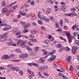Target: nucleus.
<instances>
[{"label":"nucleus","instance_id":"7c9ffc66","mask_svg":"<svg viewBox=\"0 0 79 79\" xmlns=\"http://www.w3.org/2000/svg\"><path fill=\"white\" fill-rule=\"evenodd\" d=\"M75 43L77 44L78 45H79V41L78 40H76Z\"/></svg>","mask_w":79,"mask_h":79},{"label":"nucleus","instance_id":"cd10ccee","mask_svg":"<svg viewBox=\"0 0 79 79\" xmlns=\"http://www.w3.org/2000/svg\"><path fill=\"white\" fill-rule=\"evenodd\" d=\"M71 13H70L69 14H64V15L65 16H70V17H72V16H71V15L70 14Z\"/></svg>","mask_w":79,"mask_h":79},{"label":"nucleus","instance_id":"a19ab883","mask_svg":"<svg viewBox=\"0 0 79 79\" xmlns=\"http://www.w3.org/2000/svg\"><path fill=\"white\" fill-rule=\"evenodd\" d=\"M27 72H28L30 74L33 73V72L31 71L30 70H27Z\"/></svg>","mask_w":79,"mask_h":79},{"label":"nucleus","instance_id":"5701e85b","mask_svg":"<svg viewBox=\"0 0 79 79\" xmlns=\"http://www.w3.org/2000/svg\"><path fill=\"white\" fill-rule=\"evenodd\" d=\"M56 52V51H55V50H54L52 51L51 52H49V55H52V54H54V53H55Z\"/></svg>","mask_w":79,"mask_h":79},{"label":"nucleus","instance_id":"680f3d73","mask_svg":"<svg viewBox=\"0 0 79 79\" xmlns=\"http://www.w3.org/2000/svg\"><path fill=\"white\" fill-rule=\"evenodd\" d=\"M44 62H45V60H42L41 61V63H42L43 64L44 63Z\"/></svg>","mask_w":79,"mask_h":79},{"label":"nucleus","instance_id":"423d86ee","mask_svg":"<svg viewBox=\"0 0 79 79\" xmlns=\"http://www.w3.org/2000/svg\"><path fill=\"white\" fill-rule=\"evenodd\" d=\"M55 59H56V56L52 55L50 58L48 59L47 60L50 61H50H52L54 60H55Z\"/></svg>","mask_w":79,"mask_h":79},{"label":"nucleus","instance_id":"37998d69","mask_svg":"<svg viewBox=\"0 0 79 79\" xmlns=\"http://www.w3.org/2000/svg\"><path fill=\"white\" fill-rule=\"evenodd\" d=\"M28 45H29V46H32V44H31V41H29L28 42Z\"/></svg>","mask_w":79,"mask_h":79},{"label":"nucleus","instance_id":"603ef678","mask_svg":"<svg viewBox=\"0 0 79 79\" xmlns=\"http://www.w3.org/2000/svg\"><path fill=\"white\" fill-rule=\"evenodd\" d=\"M63 49H64V48H63V47H62L59 50V51L60 52H61V51H62V50H63Z\"/></svg>","mask_w":79,"mask_h":79},{"label":"nucleus","instance_id":"4d7b16f0","mask_svg":"<svg viewBox=\"0 0 79 79\" xmlns=\"http://www.w3.org/2000/svg\"><path fill=\"white\" fill-rule=\"evenodd\" d=\"M30 38L31 39H33V38H34V36L33 35H31L30 36Z\"/></svg>","mask_w":79,"mask_h":79},{"label":"nucleus","instance_id":"9d476101","mask_svg":"<svg viewBox=\"0 0 79 79\" xmlns=\"http://www.w3.org/2000/svg\"><path fill=\"white\" fill-rule=\"evenodd\" d=\"M51 9L48 8L46 10V14H50L51 13Z\"/></svg>","mask_w":79,"mask_h":79},{"label":"nucleus","instance_id":"393cba45","mask_svg":"<svg viewBox=\"0 0 79 79\" xmlns=\"http://www.w3.org/2000/svg\"><path fill=\"white\" fill-rule=\"evenodd\" d=\"M73 35L75 36H77V37H79V34L78 33H75L73 34Z\"/></svg>","mask_w":79,"mask_h":79},{"label":"nucleus","instance_id":"4c0bfd02","mask_svg":"<svg viewBox=\"0 0 79 79\" xmlns=\"http://www.w3.org/2000/svg\"><path fill=\"white\" fill-rule=\"evenodd\" d=\"M39 64H37L35 63H32V65L33 66H38V65Z\"/></svg>","mask_w":79,"mask_h":79},{"label":"nucleus","instance_id":"b1692460","mask_svg":"<svg viewBox=\"0 0 79 79\" xmlns=\"http://www.w3.org/2000/svg\"><path fill=\"white\" fill-rule=\"evenodd\" d=\"M59 24L60 26H63V20H60L59 22Z\"/></svg>","mask_w":79,"mask_h":79},{"label":"nucleus","instance_id":"4be33fe9","mask_svg":"<svg viewBox=\"0 0 79 79\" xmlns=\"http://www.w3.org/2000/svg\"><path fill=\"white\" fill-rule=\"evenodd\" d=\"M15 52H17V53H21V51H20V50L18 49H16L15 50Z\"/></svg>","mask_w":79,"mask_h":79},{"label":"nucleus","instance_id":"2eb2a0df","mask_svg":"<svg viewBox=\"0 0 79 79\" xmlns=\"http://www.w3.org/2000/svg\"><path fill=\"white\" fill-rule=\"evenodd\" d=\"M70 14H71V16H77V14L74 12H72L70 13Z\"/></svg>","mask_w":79,"mask_h":79},{"label":"nucleus","instance_id":"13d9d810","mask_svg":"<svg viewBox=\"0 0 79 79\" xmlns=\"http://www.w3.org/2000/svg\"><path fill=\"white\" fill-rule=\"evenodd\" d=\"M71 11H73V12H74L76 11V9L75 8H73L71 10Z\"/></svg>","mask_w":79,"mask_h":79},{"label":"nucleus","instance_id":"e2e57ef3","mask_svg":"<svg viewBox=\"0 0 79 79\" xmlns=\"http://www.w3.org/2000/svg\"><path fill=\"white\" fill-rule=\"evenodd\" d=\"M13 5V3H11V4L9 5H8V6L9 7H11V6H12V5Z\"/></svg>","mask_w":79,"mask_h":79},{"label":"nucleus","instance_id":"c9c22d12","mask_svg":"<svg viewBox=\"0 0 79 79\" xmlns=\"http://www.w3.org/2000/svg\"><path fill=\"white\" fill-rule=\"evenodd\" d=\"M48 68V66L47 65H45L43 67V69H46Z\"/></svg>","mask_w":79,"mask_h":79},{"label":"nucleus","instance_id":"412c9836","mask_svg":"<svg viewBox=\"0 0 79 79\" xmlns=\"http://www.w3.org/2000/svg\"><path fill=\"white\" fill-rule=\"evenodd\" d=\"M44 42L46 44H49V40H46L44 41Z\"/></svg>","mask_w":79,"mask_h":79},{"label":"nucleus","instance_id":"bb28decb","mask_svg":"<svg viewBox=\"0 0 79 79\" xmlns=\"http://www.w3.org/2000/svg\"><path fill=\"white\" fill-rule=\"evenodd\" d=\"M16 8H17V6H15L14 7H12L11 9L12 10H15L16 9Z\"/></svg>","mask_w":79,"mask_h":79},{"label":"nucleus","instance_id":"bf43d9fd","mask_svg":"<svg viewBox=\"0 0 79 79\" xmlns=\"http://www.w3.org/2000/svg\"><path fill=\"white\" fill-rule=\"evenodd\" d=\"M48 39H51L52 38V35H49L48 36Z\"/></svg>","mask_w":79,"mask_h":79},{"label":"nucleus","instance_id":"72a5a7b5","mask_svg":"<svg viewBox=\"0 0 79 79\" xmlns=\"http://www.w3.org/2000/svg\"><path fill=\"white\" fill-rule=\"evenodd\" d=\"M38 22L40 24H42V21L40 20H38Z\"/></svg>","mask_w":79,"mask_h":79},{"label":"nucleus","instance_id":"a878e982","mask_svg":"<svg viewBox=\"0 0 79 79\" xmlns=\"http://www.w3.org/2000/svg\"><path fill=\"white\" fill-rule=\"evenodd\" d=\"M36 32H37V31H32L30 32V33H31V34H35Z\"/></svg>","mask_w":79,"mask_h":79},{"label":"nucleus","instance_id":"5fc2aeb1","mask_svg":"<svg viewBox=\"0 0 79 79\" xmlns=\"http://www.w3.org/2000/svg\"><path fill=\"white\" fill-rule=\"evenodd\" d=\"M28 66H31L32 65V63H29L27 64Z\"/></svg>","mask_w":79,"mask_h":79},{"label":"nucleus","instance_id":"473e14b6","mask_svg":"<svg viewBox=\"0 0 79 79\" xmlns=\"http://www.w3.org/2000/svg\"><path fill=\"white\" fill-rule=\"evenodd\" d=\"M61 44H59L56 45V47L57 48H60V47H61Z\"/></svg>","mask_w":79,"mask_h":79},{"label":"nucleus","instance_id":"c756f323","mask_svg":"<svg viewBox=\"0 0 79 79\" xmlns=\"http://www.w3.org/2000/svg\"><path fill=\"white\" fill-rule=\"evenodd\" d=\"M13 67V66L11 64H9L8 65L7 67H8V68H10V69H12V67Z\"/></svg>","mask_w":79,"mask_h":79},{"label":"nucleus","instance_id":"c03bdc74","mask_svg":"<svg viewBox=\"0 0 79 79\" xmlns=\"http://www.w3.org/2000/svg\"><path fill=\"white\" fill-rule=\"evenodd\" d=\"M12 42H8L7 43V45H8L9 46H10V45H12Z\"/></svg>","mask_w":79,"mask_h":79},{"label":"nucleus","instance_id":"58836bf2","mask_svg":"<svg viewBox=\"0 0 79 79\" xmlns=\"http://www.w3.org/2000/svg\"><path fill=\"white\" fill-rule=\"evenodd\" d=\"M69 70L70 71H72V70H73V67L72 65L70 66Z\"/></svg>","mask_w":79,"mask_h":79},{"label":"nucleus","instance_id":"a18cd8bd","mask_svg":"<svg viewBox=\"0 0 79 79\" xmlns=\"http://www.w3.org/2000/svg\"><path fill=\"white\" fill-rule=\"evenodd\" d=\"M48 53L47 52V51H44V52H43V55H45L46 54H48Z\"/></svg>","mask_w":79,"mask_h":79},{"label":"nucleus","instance_id":"39448f33","mask_svg":"<svg viewBox=\"0 0 79 79\" xmlns=\"http://www.w3.org/2000/svg\"><path fill=\"white\" fill-rule=\"evenodd\" d=\"M79 48V47H74L73 48H72V52L73 54H75L76 53V51H77V49Z\"/></svg>","mask_w":79,"mask_h":79},{"label":"nucleus","instance_id":"0eeeda50","mask_svg":"<svg viewBox=\"0 0 79 79\" xmlns=\"http://www.w3.org/2000/svg\"><path fill=\"white\" fill-rule=\"evenodd\" d=\"M71 56H69L67 57V58H66L65 60L67 63H68L69 64L71 63Z\"/></svg>","mask_w":79,"mask_h":79},{"label":"nucleus","instance_id":"f03ea898","mask_svg":"<svg viewBox=\"0 0 79 79\" xmlns=\"http://www.w3.org/2000/svg\"><path fill=\"white\" fill-rule=\"evenodd\" d=\"M65 34L67 36V38L68 39L69 43L71 44V42H72V36L70 35V33L67 31H65Z\"/></svg>","mask_w":79,"mask_h":79},{"label":"nucleus","instance_id":"de8ad7c7","mask_svg":"<svg viewBox=\"0 0 79 79\" xmlns=\"http://www.w3.org/2000/svg\"><path fill=\"white\" fill-rule=\"evenodd\" d=\"M10 26L9 25H7L6 26V27L7 28V30L9 29H10Z\"/></svg>","mask_w":79,"mask_h":79},{"label":"nucleus","instance_id":"f3484780","mask_svg":"<svg viewBox=\"0 0 79 79\" xmlns=\"http://www.w3.org/2000/svg\"><path fill=\"white\" fill-rule=\"evenodd\" d=\"M38 74L39 77H42V78H44V77H43V76H42V75L41 74V73H40V72H38Z\"/></svg>","mask_w":79,"mask_h":79},{"label":"nucleus","instance_id":"8fccbe9b","mask_svg":"<svg viewBox=\"0 0 79 79\" xmlns=\"http://www.w3.org/2000/svg\"><path fill=\"white\" fill-rule=\"evenodd\" d=\"M32 77H33V76H32V75H30L29 76L28 78H29V79H32Z\"/></svg>","mask_w":79,"mask_h":79},{"label":"nucleus","instance_id":"6e6d98bb","mask_svg":"<svg viewBox=\"0 0 79 79\" xmlns=\"http://www.w3.org/2000/svg\"><path fill=\"white\" fill-rule=\"evenodd\" d=\"M49 56V55L48 54L47 55L44 56V57H43V59H45V58H47L48 56Z\"/></svg>","mask_w":79,"mask_h":79},{"label":"nucleus","instance_id":"09e8293b","mask_svg":"<svg viewBox=\"0 0 79 79\" xmlns=\"http://www.w3.org/2000/svg\"><path fill=\"white\" fill-rule=\"evenodd\" d=\"M29 55L30 56H34V53H32V52H29Z\"/></svg>","mask_w":79,"mask_h":79},{"label":"nucleus","instance_id":"aec40b11","mask_svg":"<svg viewBox=\"0 0 79 79\" xmlns=\"http://www.w3.org/2000/svg\"><path fill=\"white\" fill-rule=\"evenodd\" d=\"M78 27H79V26L78 25H74L72 27V29H73L74 28H76L77 29V28H78Z\"/></svg>","mask_w":79,"mask_h":79},{"label":"nucleus","instance_id":"a211bd4d","mask_svg":"<svg viewBox=\"0 0 79 79\" xmlns=\"http://www.w3.org/2000/svg\"><path fill=\"white\" fill-rule=\"evenodd\" d=\"M19 14H20V15H21V16H26V15H27V14H26V13H23V12H20Z\"/></svg>","mask_w":79,"mask_h":79},{"label":"nucleus","instance_id":"7ed1b4c3","mask_svg":"<svg viewBox=\"0 0 79 79\" xmlns=\"http://www.w3.org/2000/svg\"><path fill=\"white\" fill-rule=\"evenodd\" d=\"M6 34L5 33L2 35H0V40L1 41H4L6 39Z\"/></svg>","mask_w":79,"mask_h":79},{"label":"nucleus","instance_id":"1a4fd4ad","mask_svg":"<svg viewBox=\"0 0 79 79\" xmlns=\"http://www.w3.org/2000/svg\"><path fill=\"white\" fill-rule=\"evenodd\" d=\"M8 58H10L9 56H8V55H5L2 57V60H6V59H8Z\"/></svg>","mask_w":79,"mask_h":79},{"label":"nucleus","instance_id":"f257e3e1","mask_svg":"<svg viewBox=\"0 0 79 79\" xmlns=\"http://www.w3.org/2000/svg\"><path fill=\"white\" fill-rule=\"evenodd\" d=\"M17 45L19 47H20L22 48H24L26 46L27 41H24L22 42L21 40L18 41L17 42Z\"/></svg>","mask_w":79,"mask_h":79},{"label":"nucleus","instance_id":"f704fd0d","mask_svg":"<svg viewBox=\"0 0 79 79\" xmlns=\"http://www.w3.org/2000/svg\"><path fill=\"white\" fill-rule=\"evenodd\" d=\"M20 23L22 25H24V26H26V23L24 22L21 21Z\"/></svg>","mask_w":79,"mask_h":79},{"label":"nucleus","instance_id":"69168bd1","mask_svg":"<svg viewBox=\"0 0 79 79\" xmlns=\"http://www.w3.org/2000/svg\"><path fill=\"white\" fill-rule=\"evenodd\" d=\"M15 70L16 71H19V69H18V67H16Z\"/></svg>","mask_w":79,"mask_h":79},{"label":"nucleus","instance_id":"79ce46f5","mask_svg":"<svg viewBox=\"0 0 79 79\" xmlns=\"http://www.w3.org/2000/svg\"><path fill=\"white\" fill-rule=\"evenodd\" d=\"M19 74H20V75H22V76H23V71L22 70H21L19 71Z\"/></svg>","mask_w":79,"mask_h":79},{"label":"nucleus","instance_id":"864d4df0","mask_svg":"<svg viewBox=\"0 0 79 79\" xmlns=\"http://www.w3.org/2000/svg\"><path fill=\"white\" fill-rule=\"evenodd\" d=\"M41 29H42V30H43V31H45V30L46 29L45 27H41Z\"/></svg>","mask_w":79,"mask_h":79},{"label":"nucleus","instance_id":"c85d7f7f","mask_svg":"<svg viewBox=\"0 0 79 79\" xmlns=\"http://www.w3.org/2000/svg\"><path fill=\"white\" fill-rule=\"evenodd\" d=\"M65 49L66 51L67 52H69V51L71 50V49L69 48H68V47H66L65 48Z\"/></svg>","mask_w":79,"mask_h":79},{"label":"nucleus","instance_id":"dca6fc26","mask_svg":"<svg viewBox=\"0 0 79 79\" xmlns=\"http://www.w3.org/2000/svg\"><path fill=\"white\" fill-rule=\"evenodd\" d=\"M2 3L3 6H5L6 5V2L5 0H3L2 2Z\"/></svg>","mask_w":79,"mask_h":79},{"label":"nucleus","instance_id":"774afa93","mask_svg":"<svg viewBox=\"0 0 79 79\" xmlns=\"http://www.w3.org/2000/svg\"><path fill=\"white\" fill-rule=\"evenodd\" d=\"M0 79H6L5 77H0Z\"/></svg>","mask_w":79,"mask_h":79},{"label":"nucleus","instance_id":"3c124183","mask_svg":"<svg viewBox=\"0 0 79 79\" xmlns=\"http://www.w3.org/2000/svg\"><path fill=\"white\" fill-rule=\"evenodd\" d=\"M32 15V14H30L28 15H27V17H31V16Z\"/></svg>","mask_w":79,"mask_h":79},{"label":"nucleus","instance_id":"ddd939ff","mask_svg":"<svg viewBox=\"0 0 79 79\" xmlns=\"http://www.w3.org/2000/svg\"><path fill=\"white\" fill-rule=\"evenodd\" d=\"M58 76H59L60 78H61V77H63V74L61 73H58Z\"/></svg>","mask_w":79,"mask_h":79},{"label":"nucleus","instance_id":"4468645a","mask_svg":"<svg viewBox=\"0 0 79 79\" xmlns=\"http://www.w3.org/2000/svg\"><path fill=\"white\" fill-rule=\"evenodd\" d=\"M27 49L29 52H31V51H32V49L31 48H30L29 46H27Z\"/></svg>","mask_w":79,"mask_h":79},{"label":"nucleus","instance_id":"0e129e2a","mask_svg":"<svg viewBox=\"0 0 79 79\" xmlns=\"http://www.w3.org/2000/svg\"><path fill=\"white\" fill-rule=\"evenodd\" d=\"M28 31L27 29H26L23 30L24 33H26V32H27Z\"/></svg>","mask_w":79,"mask_h":79},{"label":"nucleus","instance_id":"f8f14e48","mask_svg":"<svg viewBox=\"0 0 79 79\" xmlns=\"http://www.w3.org/2000/svg\"><path fill=\"white\" fill-rule=\"evenodd\" d=\"M8 11V10L6 8H4L2 9V13H6Z\"/></svg>","mask_w":79,"mask_h":79},{"label":"nucleus","instance_id":"9b49d317","mask_svg":"<svg viewBox=\"0 0 79 79\" xmlns=\"http://www.w3.org/2000/svg\"><path fill=\"white\" fill-rule=\"evenodd\" d=\"M31 26V23H28L27 24H25V25L24 27V29H26L27 27H28Z\"/></svg>","mask_w":79,"mask_h":79},{"label":"nucleus","instance_id":"ea45409f","mask_svg":"<svg viewBox=\"0 0 79 79\" xmlns=\"http://www.w3.org/2000/svg\"><path fill=\"white\" fill-rule=\"evenodd\" d=\"M61 10L62 11H64L65 10V8H64V7L63 6H61Z\"/></svg>","mask_w":79,"mask_h":79},{"label":"nucleus","instance_id":"052dcab7","mask_svg":"<svg viewBox=\"0 0 79 79\" xmlns=\"http://www.w3.org/2000/svg\"><path fill=\"white\" fill-rule=\"evenodd\" d=\"M21 31H18V32H17L16 34V35H19V34H21Z\"/></svg>","mask_w":79,"mask_h":79},{"label":"nucleus","instance_id":"6e6552de","mask_svg":"<svg viewBox=\"0 0 79 79\" xmlns=\"http://www.w3.org/2000/svg\"><path fill=\"white\" fill-rule=\"evenodd\" d=\"M28 56L27 55H25L24 54H21L20 56H19V57L20 58H26Z\"/></svg>","mask_w":79,"mask_h":79},{"label":"nucleus","instance_id":"6ab92c4d","mask_svg":"<svg viewBox=\"0 0 79 79\" xmlns=\"http://www.w3.org/2000/svg\"><path fill=\"white\" fill-rule=\"evenodd\" d=\"M55 25L57 27L56 28H58L60 27V26H59V24L58 22H55Z\"/></svg>","mask_w":79,"mask_h":79},{"label":"nucleus","instance_id":"49530a36","mask_svg":"<svg viewBox=\"0 0 79 79\" xmlns=\"http://www.w3.org/2000/svg\"><path fill=\"white\" fill-rule=\"evenodd\" d=\"M64 21L65 22H66V23H69V21H68V19H64Z\"/></svg>","mask_w":79,"mask_h":79},{"label":"nucleus","instance_id":"e433bc0d","mask_svg":"<svg viewBox=\"0 0 79 79\" xmlns=\"http://www.w3.org/2000/svg\"><path fill=\"white\" fill-rule=\"evenodd\" d=\"M18 31V30L16 28H15L13 29V32L14 33H15V32H16Z\"/></svg>","mask_w":79,"mask_h":79},{"label":"nucleus","instance_id":"338daca9","mask_svg":"<svg viewBox=\"0 0 79 79\" xmlns=\"http://www.w3.org/2000/svg\"><path fill=\"white\" fill-rule=\"evenodd\" d=\"M38 50H39V48L37 47H36L35 48V50L38 51Z\"/></svg>","mask_w":79,"mask_h":79},{"label":"nucleus","instance_id":"20e7f679","mask_svg":"<svg viewBox=\"0 0 79 79\" xmlns=\"http://www.w3.org/2000/svg\"><path fill=\"white\" fill-rule=\"evenodd\" d=\"M40 19L42 20V21H45L46 22H49V19H47V17L44 15L42 16L40 18Z\"/></svg>","mask_w":79,"mask_h":79},{"label":"nucleus","instance_id":"2f4dec72","mask_svg":"<svg viewBox=\"0 0 79 79\" xmlns=\"http://www.w3.org/2000/svg\"><path fill=\"white\" fill-rule=\"evenodd\" d=\"M47 2L49 3H53V1L52 0H47Z\"/></svg>","mask_w":79,"mask_h":79}]
</instances>
